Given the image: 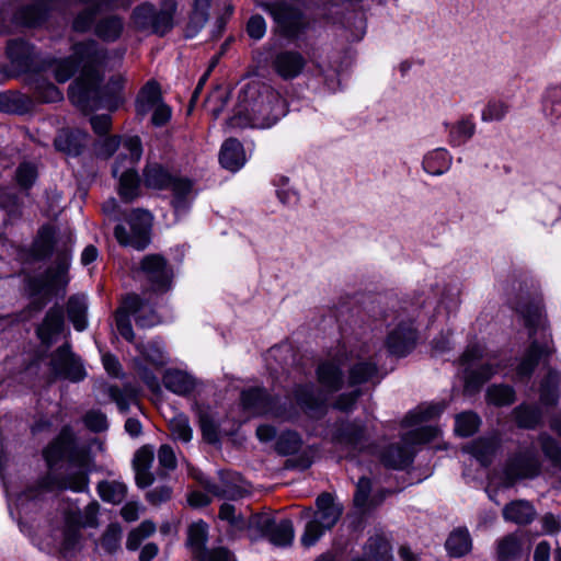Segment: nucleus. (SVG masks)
I'll return each mask as SVG.
<instances>
[{
  "label": "nucleus",
  "instance_id": "obj_52",
  "mask_svg": "<svg viewBox=\"0 0 561 561\" xmlns=\"http://www.w3.org/2000/svg\"><path fill=\"white\" fill-rule=\"evenodd\" d=\"M169 187L173 192L172 205L175 211L185 213L188 207L187 195L192 191V182L186 179L172 178V183Z\"/></svg>",
  "mask_w": 561,
  "mask_h": 561
},
{
  "label": "nucleus",
  "instance_id": "obj_53",
  "mask_svg": "<svg viewBox=\"0 0 561 561\" xmlns=\"http://www.w3.org/2000/svg\"><path fill=\"white\" fill-rule=\"evenodd\" d=\"M127 488L118 481H101L98 484V493L105 502L119 504L126 496Z\"/></svg>",
  "mask_w": 561,
  "mask_h": 561
},
{
  "label": "nucleus",
  "instance_id": "obj_44",
  "mask_svg": "<svg viewBox=\"0 0 561 561\" xmlns=\"http://www.w3.org/2000/svg\"><path fill=\"white\" fill-rule=\"evenodd\" d=\"M162 103L160 87L154 81L147 82L140 90L136 100V110L139 115H146L152 107Z\"/></svg>",
  "mask_w": 561,
  "mask_h": 561
},
{
  "label": "nucleus",
  "instance_id": "obj_38",
  "mask_svg": "<svg viewBox=\"0 0 561 561\" xmlns=\"http://www.w3.org/2000/svg\"><path fill=\"white\" fill-rule=\"evenodd\" d=\"M451 162L453 157L445 148H436L424 156L422 168L427 174L439 176L450 169Z\"/></svg>",
  "mask_w": 561,
  "mask_h": 561
},
{
  "label": "nucleus",
  "instance_id": "obj_45",
  "mask_svg": "<svg viewBox=\"0 0 561 561\" xmlns=\"http://www.w3.org/2000/svg\"><path fill=\"white\" fill-rule=\"evenodd\" d=\"M124 28L123 19L117 15L101 19L94 26V34L104 42L112 43L119 38Z\"/></svg>",
  "mask_w": 561,
  "mask_h": 561
},
{
  "label": "nucleus",
  "instance_id": "obj_48",
  "mask_svg": "<svg viewBox=\"0 0 561 561\" xmlns=\"http://www.w3.org/2000/svg\"><path fill=\"white\" fill-rule=\"evenodd\" d=\"M560 375L557 370H549L540 385V402L543 405H557L560 399L559 393Z\"/></svg>",
  "mask_w": 561,
  "mask_h": 561
},
{
  "label": "nucleus",
  "instance_id": "obj_14",
  "mask_svg": "<svg viewBox=\"0 0 561 561\" xmlns=\"http://www.w3.org/2000/svg\"><path fill=\"white\" fill-rule=\"evenodd\" d=\"M152 216L148 210L134 209L127 218V226L117 225L114 236L119 244L142 251L150 243Z\"/></svg>",
  "mask_w": 561,
  "mask_h": 561
},
{
  "label": "nucleus",
  "instance_id": "obj_4",
  "mask_svg": "<svg viewBox=\"0 0 561 561\" xmlns=\"http://www.w3.org/2000/svg\"><path fill=\"white\" fill-rule=\"evenodd\" d=\"M43 456L53 468L60 461L68 462L65 473H55L50 477L53 484L59 490L72 492L89 491L88 454L77 443L71 426H64L58 436L44 449Z\"/></svg>",
  "mask_w": 561,
  "mask_h": 561
},
{
  "label": "nucleus",
  "instance_id": "obj_59",
  "mask_svg": "<svg viewBox=\"0 0 561 561\" xmlns=\"http://www.w3.org/2000/svg\"><path fill=\"white\" fill-rule=\"evenodd\" d=\"M302 445L301 437L298 433L287 431L282 433L275 443V450L283 456L296 454Z\"/></svg>",
  "mask_w": 561,
  "mask_h": 561
},
{
  "label": "nucleus",
  "instance_id": "obj_2",
  "mask_svg": "<svg viewBox=\"0 0 561 561\" xmlns=\"http://www.w3.org/2000/svg\"><path fill=\"white\" fill-rule=\"evenodd\" d=\"M71 236L55 225H43L37 231V261L54 262L37 274V312L49 304H61L70 280Z\"/></svg>",
  "mask_w": 561,
  "mask_h": 561
},
{
  "label": "nucleus",
  "instance_id": "obj_35",
  "mask_svg": "<svg viewBox=\"0 0 561 561\" xmlns=\"http://www.w3.org/2000/svg\"><path fill=\"white\" fill-rule=\"evenodd\" d=\"M293 394L297 404L306 412H316L323 407L324 398L311 382L296 385Z\"/></svg>",
  "mask_w": 561,
  "mask_h": 561
},
{
  "label": "nucleus",
  "instance_id": "obj_41",
  "mask_svg": "<svg viewBox=\"0 0 561 561\" xmlns=\"http://www.w3.org/2000/svg\"><path fill=\"white\" fill-rule=\"evenodd\" d=\"M210 0H194L193 10L186 25L185 35L188 38L196 36L209 19Z\"/></svg>",
  "mask_w": 561,
  "mask_h": 561
},
{
  "label": "nucleus",
  "instance_id": "obj_42",
  "mask_svg": "<svg viewBox=\"0 0 561 561\" xmlns=\"http://www.w3.org/2000/svg\"><path fill=\"white\" fill-rule=\"evenodd\" d=\"M172 175L159 163H148L142 172V181L147 188L165 190L172 183Z\"/></svg>",
  "mask_w": 561,
  "mask_h": 561
},
{
  "label": "nucleus",
  "instance_id": "obj_47",
  "mask_svg": "<svg viewBox=\"0 0 561 561\" xmlns=\"http://www.w3.org/2000/svg\"><path fill=\"white\" fill-rule=\"evenodd\" d=\"M446 408L444 402L428 403L419 405L413 411H410L403 420L404 426L419 425L422 422L432 420L438 416Z\"/></svg>",
  "mask_w": 561,
  "mask_h": 561
},
{
  "label": "nucleus",
  "instance_id": "obj_25",
  "mask_svg": "<svg viewBox=\"0 0 561 561\" xmlns=\"http://www.w3.org/2000/svg\"><path fill=\"white\" fill-rule=\"evenodd\" d=\"M305 57L297 50H282L272 60L274 71L284 80L297 78L306 67Z\"/></svg>",
  "mask_w": 561,
  "mask_h": 561
},
{
  "label": "nucleus",
  "instance_id": "obj_63",
  "mask_svg": "<svg viewBox=\"0 0 561 561\" xmlns=\"http://www.w3.org/2000/svg\"><path fill=\"white\" fill-rule=\"evenodd\" d=\"M499 561H510L515 559L520 552V542L514 535H507L497 543Z\"/></svg>",
  "mask_w": 561,
  "mask_h": 561
},
{
  "label": "nucleus",
  "instance_id": "obj_10",
  "mask_svg": "<svg viewBox=\"0 0 561 561\" xmlns=\"http://www.w3.org/2000/svg\"><path fill=\"white\" fill-rule=\"evenodd\" d=\"M16 480L23 488L16 494L13 505H9L10 515L16 518L20 530L31 540L34 539L33 520L35 513V490H34V471L31 463H22L16 470Z\"/></svg>",
  "mask_w": 561,
  "mask_h": 561
},
{
  "label": "nucleus",
  "instance_id": "obj_50",
  "mask_svg": "<svg viewBox=\"0 0 561 561\" xmlns=\"http://www.w3.org/2000/svg\"><path fill=\"white\" fill-rule=\"evenodd\" d=\"M445 547L451 557L460 558L471 550V538L467 530L453 531L446 540Z\"/></svg>",
  "mask_w": 561,
  "mask_h": 561
},
{
  "label": "nucleus",
  "instance_id": "obj_19",
  "mask_svg": "<svg viewBox=\"0 0 561 561\" xmlns=\"http://www.w3.org/2000/svg\"><path fill=\"white\" fill-rule=\"evenodd\" d=\"M35 24V0H13L0 7V33Z\"/></svg>",
  "mask_w": 561,
  "mask_h": 561
},
{
  "label": "nucleus",
  "instance_id": "obj_64",
  "mask_svg": "<svg viewBox=\"0 0 561 561\" xmlns=\"http://www.w3.org/2000/svg\"><path fill=\"white\" fill-rule=\"evenodd\" d=\"M157 458L159 462L158 473L160 476H167L169 471L176 468L178 461L175 451L170 445H161L158 449Z\"/></svg>",
  "mask_w": 561,
  "mask_h": 561
},
{
  "label": "nucleus",
  "instance_id": "obj_30",
  "mask_svg": "<svg viewBox=\"0 0 561 561\" xmlns=\"http://www.w3.org/2000/svg\"><path fill=\"white\" fill-rule=\"evenodd\" d=\"M243 409L255 415L274 413L275 400L261 387H252L241 392Z\"/></svg>",
  "mask_w": 561,
  "mask_h": 561
},
{
  "label": "nucleus",
  "instance_id": "obj_23",
  "mask_svg": "<svg viewBox=\"0 0 561 561\" xmlns=\"http://www.w3.org/2000/svg\"><path fill=\"white\" fill-rule=\"evenodd\" d=\"M140 271L153 290L165 291L170 287L172 273L165 259L160 254H148L140 263Z\"/></svg>",
  "mask_w": 561,
  "mask_h": 561
},
{
  "label": "nucleus",
  "instance_id": "obj_11",
  "mask_svg": "<svg viewBox=\"0 0 561 561\" xmlns=\"http://www.w3.org/2000/svg\"><path fill=\"white\" fill-rule=\"evenodd\" d=\"M317 512L313 518L307 523L305 531L301 536V543L304 547L309 548L330 530L340 519L343 514V505L336 503L330 493H321L317 500Z\"/></svg>",
  "mask_w": 561,
  "mask_h": 561
},
{
  "label": "nucleus",
  "instance_id": "obj_29",
  "mask_svg": "<svg viewBox=\"0 0 561 561\" xmlns=\"http://www.w3.org/2000/svg\"><path fill=\"white\" fill-rule=\"evenodd\" d=\"M89 144L88 133L81 129H62L54 140L55 148L68 157H79Z\"/></svg>",
  "mask_w": 561,
  "mask_h": 561
},
{
  "label": "nucleus",
  "instance_id": "obj_13",
  "mask_svg": "<svg viewBox=\"0 0 561 561\" xmlns=\"http://www.w3.org/2000/svg\"><path fill=\"white\" fill-rule=\"evenodd\" d=\"M438 435V430L433 426H420L407 432L402 436L401 444L388 446L381 454L382 463L391 469H404L412 462V453L407 446L423 444Z\"/></svg>",
  "mask_w": 561,
  "mask_h": 561
},
{
  "label": "nucleus",
  "instance_id": "obj_7",
  "mask_svg": "<svg viewBox=\"0 0 561 561\" xmlns=\"http://www.w3.org/2000/svg\"><path fill=\"white\" fill-rule=\"evenodd\" d=\"M19 265V273L12 276L13 285L31 298L27 307L13 316L0 317V332L12 324L21 325L26 332L35 328V241L28 248L11 245Z\"/></svg>",
  "mask_w": 561,
  "mask_h": 561
},
{
  "label": "nucleus",
  "instance_id": "obj_1",
  "mask_svg": "<svg viewBox=\"0 0 561 561\" xmlns=\"http://www.w3.org/2000/svg\"><path fill=\"white\" fill-rule=\"evenodd\" d=\"M108 51L94 39L78 42L72 45L69 57L60 59L54 67L55 79L67 82L77 71L79 77L69 87V99L82 112L99 108L115 111L122 99L121 79L112 78L102 87Z\"/></svg>",
  "mask_w": 561,
  "mask_h": 561
},
{
  "label": "nucleus",
  "instance_id": "obj_46",
  "mask_svg": "<svg viewBox=\"0 0 561 561\" xmlns=\"http://www.w3.org/2000/svg\"><path fill=\"white\" fill-rule=\"evenodd\" d=\"M208 526L203 520L193 523L187 528L186 545L197 559L206 550Z\"/></svg>",
  "mask_w": 561,
  "mask_h": 561
},
{
  "label": "nucleus",
  "instance_id": "obj_58",
  "mask_svg": "<svg viewBox=\"0 0 561 561\" xmlns=\"http://www.w3.org/2000/svg\"><path fill=\"white\" fill-rule=\"evenodd\" d=\"M510 108L511 106L506 101L494 98L490 99L482 110L481 119L485 123L503 121L508 114Z\"/></svg>",
  "mask_w": 561,
  "mask_h": 561
},
{
  "label": "nucleus",
  "instance_id": "obj_54",
  "mask_svg": "<svg viewBox=\"0 0 561 561\" xmlns=\"http://www.w3.org/2000/svg\"><path fill=\"white\" fill-rule=\"evenodd\" d=\"M538 442L546 459L553 468L561 470V446L558 440L547 433H541Z\"/></svg>",
  "mask_w": 561,
  "mask_h": 561
},
{
  "label": "nucleus",
  "instance_id": "obj_9",
  "mask_svg": "<svg viewBox=\"0 0 561 561\" xmlns=\"http://www.w3.org/2000/svg\"><path fill=\"white\" fill-rule=\"evenodd\" d=\"M176 10V0H162L159 8L144 2L134 8L130 20L137 31L164 36L174 26Z\"/></svg>",
  "mask_w": 561,
  "mask_h": 561
},
{
  "label": "nucleus",
  "instance_id": "obj_5",
  "mask_svg": "<svg viewBox=\"0 0 561 561\" xmlns=\"http://www.w3.org/2000/svg\"><path fill=\"white\" fill-rule=\"evenodd\" d=\"M516 312L523 318L525 327L529 330L531 343L516 368L518 378H529L541 359L552 352L551 334L547 330L546 319L542 316L541 299L538 297H520L513 305Z\"/></svg>",
  "mask_w": 561,
  "mask_h": 561
},
{
  "label": "nucleus",
  "instance_id": "obj_17",
  "mask_svg": "<svg viewBox=\"0 0 561 561\" xmlns=\"http://www.w3.org/2000/svg\"><path fill=\"white\" fill-rule=\"evenodd\" d=\"M261 8L271 14L279 33L288 38L297 37L306 27L307 21L300 9L286 2H264Z\"/></svg>",
  "mask_w": 561,
  "mask_h": 561
},
{
  "label": "nucleus",
  "instance_id": "obj_43",
  "mask_svg": "<svg viewBox=\"0 0 561 561\" xmlns=\"http://www.w3.org/2000/svg\"><path fill=\"white\" fill-rule=\"evenodd\" d=\"M99 512L98 502L88 504L83 512L78 506L65 512V519L71 527H94Z\"/></svg>",
  "mask_w": 561,
  "mask_h": 561
},
{
  "label": "nucleus",
  "instance_id": "obj_40",
  "mask_svg": "<svg viewBox=\"0 0 561 561\" xmlns=\"http://www.w3.org/2000/svg\"><path fill=\"white\" fill-rule=\"evenodd\" d=\"M67 313L70 322L78 332L87 330L88 299L84 295H72L67 301Z\"/></svg>",
  "mask_w": 561,
  "mask_h": 561
},
{
  "label": "nucleus",
  "instance_id": "obj_62",
  "mask_svg": "<svg viewBox=\"0 0 561 561\" xmlns=\"http://www.w3.org/2000/svg\"><path fill=\"white\" fill-rule=\"evenodd\" d=\"M137 350L146 360L154 366H163L168 362L164 350L158 342L139 343Z\"/></svg>",
  "mask_w": 561,
  "mask_h": 561
},
{
  "label": "nucleus",
  "instance_id": "obj_37",
  "mask_svg": "<svg viewBox=\"0 0 561 561\" xmlns=\"http://www.w3.org/2000/svg\"><path fill=\"white\" fill-rule=\"evenodd\" d=\"M503 517L505 520L517 525H528L535 519L536 510L526 500H515L504 506Z\"/></svg>",
  "mask_w": 561,
  "mask_h": 561
},
{
  "label": "nucleus",
  "instance_id": "obj_8",
  "mask_svg": "<svg viewBox=\"0 0 561 561\" xmlns=\"http://www.w3.org/2000/svg\"><path fill=\"white\" fill-rule=\"evenodd\" d=\"M142 156V145L138 136H131L124 140L123 149L117 156L112 174L119 178L118 193L121 198L130 203L139 195V176L134 167Z\"/></svg>",
  "mask_w": 561,
  "mask_h": 561
},
{
  "label": "nucleus",
  "instance_id": "obj_12",
  "mask_svg": "<svg viewBox=\"0 0 561 561\" xmlns=\"http://www.w3.org/2000/svg\"><path fill=\"white\" fill-rule=\"evenodd\" d=\"M8 376L0 380V399L8 394L13 383L32 387L35 381V346L30 342L22 351L4 360Z\"/></svg>",
  "mask_w": 561,
  "mask_h": 561
},
{
  "label": "nucleus",
  "instance_id": "obj_16",
  "mask_svg": "<svg viewBox=\"0 0 561 561\" xmlns=\"http://www.w3.org/2000/svg\"><path fill=\"white\" fill-rule=\"evenodd\" d=\"M483 346L479 343H470L460 357V365L465 367V390L477 391L493 375L500 370L497 364L485 363L478 369L471 367L483 356Z\"/></svg>",
  "mask_w": 561,
  "mask_h": 561
},
{
  "label": "nucleus",
  "instance_id": "obj_57",
  "mask_svg": "<svg viewBox=\"0 0 561 561\" xmlns=\"http://www.w3.org/2000/svg\"><path fill=\"white\" fill-rule=\"evenodd\" d=\"M486 400L496 407L510 405L515 401V390L508 385H492L486 390Z\"/></svg>",
  "mask_w": 561,
  "mask_h": 561
},
{
  "label": "nucleus",
  "instance_id": "obj_28",
  "mask_svg": "<svg viewBox=\"0 0 561 561\" xmlns=\"http://www.w3.org/2000/svg\"><path fill=\"white\" fill-rule=\"evenodd\" d=\"M8 57L19 73H27L35 65L34 48L23 38L11 39L7 46Z\"/></svg>",
  "mask_w": 561,
  "mask_h": 561
},
{
  "label": "nucleus",
  "instance_id": "obj_24",
  "mask_svg": "<svg viewBox=\"0 0 561 561\" xmlns=\"http://www.w3.org/2000/svg\"><path fill=\"white\" fill-rule=\"evenodd\" d=\"M320 386L328 393H334L344 385V366L340 359H327L321 362L316 370Z\"/></svg>",
  "mask_w": 561,
  "mask_h": 561
},
{
  "label": "nucleus",
  "instance_id": "obj_22",
  "mask_svg": "<svg viewBox=\"0 0 561 561\" xmlns=\"http://www.w3.org/2000/svg\"><path fill=\"white\" fill-rule=\"evenodd\" d=\"M65 310L61 304H54L45 313L42 322L37 323V339L42 345L49 348L65 331Z\"/></svg>",
  "mask_w": 561,
  "mask_h": 561
},
{
  "label": "nucleus",
  "instance_id": "obj_21",
  "mask_svg": "<svg viewBox=\"0 0 561 561\" xmlns=\"http://www.w3.org/2000/svg\"><path fill=\"white\" fill-rule=\"evenodd\" d=\"M332 442L348 455L355 456L366 447L365 425L357 421L342 422L336 426Z\"/></svg>",
  "mask_w": 561,
  "mask_h": 561
},
{
  "label": "nucleus",
  "instance_id": "obj_34",
  "mask_svg": "<svg viewBox=\"0 0 561 561\" xmlns=\"http://www.w3.org/2000/svg\"><path fill=\"white\" fill-rule=\"evenodd\" d=\"M500 448V439L495 436L492 437H480L467 446L463 450L472 455L483 467H488L493 461Z\"/></svg>",
  "mask_w": 561,
  "mask_h": 561
},
{
  "label": "nucleus",
  "instance_id": "obj_27",
  "mask_svg": "<svg viewBox=\"0 0 561 561\" xmlns=\"http://www.w3.org/2000/svg\"><path fill=\"white\" fill-rule=\"evenodd\" d=\"M261 531L266 536L271 543L278 547L290 546L294 536V525L288 518L276 522L273 518L266 517L260 523Z\"/></svg>",
  "mask_w": 561,
  "mask_h": 561
},
{
  "label": "nucleus",
  "instance_id": "obj_60",
  "mask_svg": "<svg viewBox=\"0 0 561 561\" xmlns=\"http://www.w3.org/2000/svg\"><path fill=\"white\" fill-rule=\"evenodd\" d=\"M480 417L473 412H462L456 416L455 432L462 437L473 435L480 426Z\"/></svg>",
  "mask_w": 561,
  "mask_h": 561
},
{
  "label": "nucleus",
  "instance_id": "obj_51",
  "mask_svg": "<svg viewBox=\"0 0 561 561\" xmlns=\"http://www.w3.org/2000/svg\"><path fill=\"white\" fill-rule=\"evenodd\" d=\"M476 133V124L471 117H463L455 123L449 130V142L451 146L466 144Z\"/></svg>",
  "mask_w": 561,
  "mask_h": 561
},
{
  "label": "nucleus",
  "instance_id": "obj_31",
  "mask_svg": "<svg viewBox=\"0 0 561 561\" xmlns=\"http://www.w3.org/2000/svg\"><path fill=\"white\" fill-rule=\"evenodd\" d=\"M154 460V449L150 445L140 447L133 459L135 470L136 484L140 489L148 488L154 481L151 472L152 462Z\"/></svg>",
  "mask_w": 561,
  "mask_h": 561
},
{
  "label": "nucleus",
  "instance_id": "obj_6",
  "mask_svg": "<svg viewBox=\"0 0 561 561\" xmlns=\"http://www.w3.org/2000/svg\"><path fill=\"white\" fill-rule=\"evenodd\" d=\"M368 312L376 320L392 327L386 339V347L391 355L405 357L415 348L417 343L415 309L410 311L407 308L398 307V301L392 299L374 301Z\"/></svg>",
  "mask_w": 561,
  "mask_h": 561
},
{
  "label": "nucleus",
  "instance_id": "obj_56",
  "mask_svg": "<svg viewBox=\"0 0 561 561\" xmlns=\"http://www.w3.org/2000/svg\"><path fill=\"white\" fill-rule=\"evenodd\" d=\"M169 430L174 440L190 443L193 437V430L190 425L188 417L183 413L175 414L169 421Z\"/></svg>",
  "mask_w": 561,
  "mask_h": 561
},
{
  "label": "nucleus",
  "instance_id": "obj_61",
  "mask_svg": "<svg viewBox=\"0 0 561 561\" xmlns=\"http://www.w3.org/2000/svg\"><path fill=\"white\" fill-rule=\"evenodd\" d=\"M543 111L548 116L561 118V83L546 90Z\"/></svg>",
  "mask_w": 561,
  "mask_h": 561
},
{
  "label": "nucleus",
  "instance_id": "obj_39",
  "mask_svg": "<svg viewBox=\"0 0 561 561\" xmlns=\"http://www.w3.org/2000/svg\"><path fill=\"white\" fill-rule=\"evenodd\" d=\"M83 3L91 4L90 8L82 10L73 19L72 28L78 33H87L91 30L96 15L103 8H108L112 0H80Z\"/></svg>",
  "mask_w": 561,
  "mask_h": 561
},
{
  "label": "nucleus",
  "instance_id": "obj_49",
  "mask_svg": "<svg viewBox=\"0 0 561 561\" xmlns=\"http://www.w3.org/2000/svg\"><path fill=\"white\" fill-rule=\"evenodd\" d=\"M368 561H391V546L380 536L370 537L364 548V557Z\"/></svg>",
  "mask_w": 561,
  "mask_h": 561
},
{
  "label": "nucleus",
  "instance_id": "obj_20",
  "mask_svg": "<svg viewBox=\"0 0 561 561\" xmlns=\"http://www.w3.org/2000/svg\"><path fill=\"white\" fill-rule=\"evenodd\" d=\"M35 435V425L30 420L16 415L0 417V476L3 479L5 450L11 440L18 442L21 437L32 439Z\"/></svg>",
  "mask_w": 561,
  "mask_h": 561
},
{
  "label": "nucleus",
  "instance_id": "obj_3",
  "mask_svg": "<svg viewBox=\"0 0 561 561\" xmlns=\"http://www.w3.org/2000/svg\"><path fill=\"white\" fill-rule=\"evenodd\" d=\"M286 114V103L270 85L248 83L238 94L236 113L227 121L232 128H270Z\"/></svg>",
  "mask_w": 561,
  "mask_h": 561
},
{
  "label": "nucleus",
  "instance_id": "obj_18",
  "mask_svg": "<svg viewBox=\"0 0 561 561\" xmlns=\"http://www.w3.org/2000/svg\"><path fill=\"white\" fill-rule=\"evenodd\" d=\"M49 367L54 378H64L72 382H79L87 376L81 358L71 352L68 343L62 344L51 353Z\"/></svg>",
  "mask_w": 561,
  "mask_h": 561
},
{
  "label": "nucleus",
  "instance_id": "obj_36",
  "mask_svg": "<svg viewBox=\"0 0 561 561\" xmlns=\"http://www.w3.org/2000/svg\"><path fill=\"white\" fill-rule=\"evenodd\" d=\"M162 381L168 390L179 396H187L196 387L194 377L180 369L165 370Z\"/></svg>",
  "mask_w": 561,
  "mask_h": 561
},
{
  "label": "nucleus",
  "instance_id": "obj_26",
  "mask_svg": "<svg viewBox=\"0 0 561 561\" xmlns=\"http://www.w3.org/2000/svg\"><path fill=\"white\" fill-rule=\"evenodd\" d=\"M141 307V298L136 294H129L123 300L122 306L115 312V324L118 333L127 342L135 341L130 314L138 313Z\"/></svg>",
  "mask_w": 561,
  "mask_h": 561
},
{
  "label": "nucleus",
  "instance_id": "obj_32",
  "mask_svg": "<svg viewBox=\"0 0 561 561\" xmlns=\"http://www.w3.org/2000/svg\"><path fill=\"white\" fill-rule=\"evenodd\" d=\"M375 380L379 381L378 366L371 357H359L350 365L347 376L348 386L355 387Z\"/></svg>",
  "mask_w": 561,
  "mask_h": 561
},
{
  "label": "nucleus",
  "instance_id": "obj_33",
  "mask_svg": "<svg viewBox=\"0 0 561 561\" xmlns=\"http://www.w3.org/2000/svg\"><path fill=\"white\" fill-rule=\"evenodd\" d=\"M245 152L242 144L236 138L227 139L219 152L221 167L231 172H237L245 163Z\"/></svg>",
  "mask_w": 561,
  "mask_h": 561
},
{
  "label": "nucleus",
  "instance_id": "obj_55",
  "mask_svg": "<svg viewBox=\"0 0 561 561\" xmlns=\"http://www.w3.org/2000/svg\"><path fill=\"white\" fill-rule=\"evenodd\" d=\"M513 413L517 425L523 428H535L541 420L540 410L537 407L525 403L516 407Z\"/></svg>",
  "mask_w": 561,
  "mask_h": 561
},
{
  "label": "nucleus",
  "instance_id": "obj_15",
  "mask_svg": "<svg viewBox=\"0 0 561 561\" xmlns=\"http://www.w3.org/2000/svg\"><path fill=\"white\" fill-rule=\"evenodd\" d=\"M540 467L538 455L534 449H519L507 457L502 469V483L505 488H512L520 480L534 479L539 474Z\"/></svg>",
  "mask_w": 561,
  "mask_h": 561
}]
</instances>
